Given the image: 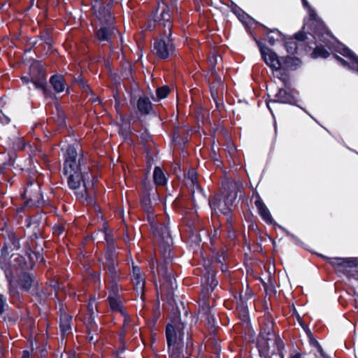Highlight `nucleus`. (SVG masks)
Returning <instances> with one entry per match:
<instances>
[{"instance_id": "5fc2aeb1", "label": "nucleus", "mask_w": 358, "mask_h": 358, "mask_svg": "<svg viewBox=\"0 0 358 358\" xmlns=\"http://www.w3.org/2000/svg\"><path fill=\"white\" fill-rule=\"evenodd\" d=\"M76 82L83 85V79L80 76L76 79Z\"/></svg>"}, {"instance_id": "69168bd1", "label": "nucleus", "mask_w": 358, "mask_h": 358, "mask_svg": "<svg viewBox=\"0 0 358 358\" xmlns=\"http://www.w3.org/2000/svg\"><path fill=\"white\" fill-rule=\"evenodd\" d=\"M177 0H174V1H176Z\"/></svg>"}, {"instance_id": "6e6d98bb", "label": "nucleus", "mask_w": 358, "mask_h": 358, "mask_svg": "<svg viewBox=\"0 0 358 358\" xmlns=\"http://www.w3.org/2000/svg\"><path fill=\"white\" fill-rule=\"evenodd\" d=\"M278 227H279V229H280L281 230L285 231V233H286L288 236H289V235H290V234H289L288 231H287L286 230H285V229H284L281 226L278 225Z\"/></svg>"}, {"instance_id": "7c9ffc66", "label": "nucleus", "mask_w": 358, "mask_h": 358, "mask_svg": "<svg viewBox=\"0 0 358 358\" xmlns=\"http://www.w3.org/2000/svg\"><path fill=\"white\" fill-rule=\"evenodd\" d=\"M285 48L288 53L293 55L296 52V42L294 41H287L285 43Z\"/></svg>"}, {"instance_id": "9d476101", "label": "nucleus", "mask_w": 358, "mask_h": 358, "mask_svg": "<svg viewBox=\"0 0 358 358\" xmlns=\"http://www.w3.org/2000/svg\"><path fill=\"white\" fill-rule=\"evenodd\" d=\"M96 17L101 24L96 34L97 39L101 42H110L112 35L116 31L110 11L104 10L103 13H98Z\"/></svg>"}, {"instance_id": "bf43d9fd", "label": "nucleus", "mask_w": 358, "mask_h": 358, "mask_svg": "<svg viewBox=\"0 0 358 358\" xmlns=\"http://www.w3.org/2000/svg\"><path fill=\"white\" fill-rule=\"evenodd\" d=\"M217 83H218L219 85H222L221 78L220 77H217Z\"/></svg>"}, {"instance_id": "58836bf2", "label": "nucleus", "mask_w": 358, "mask_h": 358, "mask_svg": "<svg viewBox=\"0 0 358 358\" xmlns=\"http://www.w3.org/2000/svg\"><path fill=\"white\" fill-rule=\"evenodd\" d=\"M265 29L266 30H268V34L274 33V34H275L279 37H280L281 35H282L281 32L278 29H268L267 27H265Z\"/></svg>"}, {"instance_id": "0e129e2a", "label": "nucleus", "mask_w": 358, "mask_h": 358, "mask_svg": "<svg viewBox=\"0 0 358 358\" xmlns=\"http://www.w3.org/2000/svg\"><path fill=\"white\" fill-rule=\"evenodd\" d=\"M249 296L251 297L252 296V294H250V292L249 293Z\"/></svg>"}, {"instance_id": "f8f14e48", "label": "nucleus", "mask_w": 358, "mask_h": 358, "mask_svg": "<svg viewBox=\"0 0 358 358\" xmlns=\"http://www.w3.org/2000/svg\"><path fill=\"white\" fill-rule=\"evenodd\" d=\"M101 233L103 236L104 239L107 243V250L105 255L106 262L103 266V270L106 273H108V264L112 263L115 270L121 271L118 268V254L114 248L113 238L107 232L106 229L102 230Z\"/></svg>"}, {"instance_id": "e433bc0d", "label": "nucleus", "mask_w": 358, "mask_h": 358, "mask_svg": "<svg viewBox=\"0 0 358 358\" xmlns=\"http://www.w3.org/2000/svg\"><path fill=\"white\" fill-rule=\"evenodd\" d=\"M295 39L299 41H303L306 39V36L303 32H298L294 35Z\"/></svg>"}, {"instance_id": "39448f33", "label": "nucleus", "mask_w": 358, "mask_h": 358, "mask_svg": "<svg viewBox=\"0 0 358 358\" xmlns=\"http://www.w3.org/2000/svg\"><path fill=\"white\" fill-rule=\"evenodd\" d=\"M236 184L232 182L223 183L224 192L221 194L214 197L209 201V205L212 211L223 214L227 217V222L231 218V206L236 199L237 194L234 189Z\"/></svg>"}, {"instance_id": "de8ad7c7", "label": "nucleus", "mask_w": 358, "mask_h": 358, "mask_svg": "<svg viewBox=\"0 0 358 358\" xmlns=\"http://www.w3.org/2000/svg\"><path fill=\"white\" fill-rule=\"evenodd\" d=\"M302 3L303 7L306 9H308V7H310L307 0H302Z\"/></svg>"}, {"instance_id": "4468645a", "label": "nucleus", "mask_w": 358, "mask_h": 358, "mask_svg": "<svg viewBox=\"0 0 358 358\" xmlns=\"http://www.w3.org/2000/svg\"><path fill=\"white\" fill-rule=\"evenodd\" d=\"M327 262L334 267L337 273L347 276L349 275V269L355 268L358 265V260L355 257H328Z\"/></svg>"}, {"instance_id": "a19ab883", "label": "nucleus", "mask_w": 358, "mask_h": 358, "mask_svg": "<svg viewBox=\"0 0 358 358\" xmlns=\"http://www.w3.org/2000/svg\"><path fill=\"white\" fill-rule=\"evenodd\" d=\"M210 92H211V96H212L213 100L217 103V100H216L215 96H216L217 92L215 90H214V87H210Z\"/></svg>"}, {"instance_id": "dca6fc26", "label": "nucleus", "mask_w": 358, "mask_h": 358, "mask_svg": "<svg viewBox=\"0 0 358 358\" xmlns=\"http://www.w3.org/2000/svg\"><path fill=\"white\" fill-rule=\"evenodd\" d=\"M288 103L291 105L296 104V99L294 92L289 88L287 89H279L278 92L275 95V99L270 100L266 102V106L271 114L273 111L271 108L270 103Z\"/></svg>"}, {"instance_id": "b1692460", "label": "nucleus", "mask_w": 358, "mask_h": 358, "mask_svg": "<svg viewBox=\"0 0 358 358\" xmlns=\"http://www.w3.org/2000/svg\"><path fill=\"white\" fill-rule=\"evenodd\" d=\"M50 83L54 90L57 93L62 92L65 89L64 79L62 76H52L50 79Z\"/></svg>"}, {"instance_id": "8fccbe9b", "label": "nucleus", "mask_w": 358, "mask_h": 358, "mask_svg": "<svg viewBox=\"0 0 358 358\" xmlns=\"http://www.w3.org/2000/svg\"><path fill=\"white\" fill-rule=\"evenodd\" d=\"M22 80L24 84H27L29 83V78L27 76L22 77Z\"/></svg>"}, {"instance_id": "7ed1b4c3", "label": "nucleus", "mask_w": 358, "mask_h": 358, "mask_svg": "<svg viewBox=\"0 0 358 358\" xmlns=\"http://www.w3.org/2000/svg\"><path fill=\"white\" fill-rule=\"evenodd\" d=\"M153 234L157 239L160 252L164 259V263L161 264L158 272L162 275L164 279L163 287H166L170 289L176 287V279L173 274L172 269L167 267L166 264L172 259V245L173 239L171 236L168 224H161L158 227L155 222V220L150 222Z\"/></svg>"}, {"instance_id": "c85d7f7f", "label": "nucleus", "mask_w": 358, "mask_h": 358, "mask_svg": "<svg viewBox=\"0 0 358 358\" xmlns=\"http://www.w3.org/2000/svg\"><path fill=\"white\" fill-rule=\"evenodd\" d=\"M31 83L36 89H40L43 90L44 94H47V82L46 78L43 76H40L36 80L31 78Z\"/></svg>"}, {"instance_id": "473e14b6", "label": "nucleus", "mask_w": 358, "mask_h": 358, "mask_svg": "<svg viewBox=\"0 0 358 358\" xmlns=\"http://www.w3.org/2000/svg\"><path fill=\"white\" fill-rule=\"evenodd\" d=\"M6 298L0 294V315H2L8 308Z\"/></svg>"}, {"instance_id": "6e6552de", "label": "nucleus", "mask_w": 358, "mask_h": 358, "mask_svg": "<svg viewBox=\"0 0 358 358\" xmlns=\"http://www.w3.org/2000/svg\"><path fill=\"white\" fill-rule=\"evenodd\" d=\"M183 324H177L174 327L168 324L166 328V337L169 348V355L180 357L183 348Z\"/></svg>"}, {"instance_id": "9b49d317", "label": "nucleus", "mask_w": 358, "mask_h": 358, "mask_svg": "<svg viewBox=\"0 0 358 358\" xmlns=\"http://www.w3.org/2000/svg\"><path fill=\"white\" fill-rule=\"evenodd\" d=\"M22 196L27 206H38L43 203L40 184L34 180H30L27 183Z\"/></svg>"}, {"instance_id": "423d86ee", "label": "nucleus", "mask_w": 358, "mask_h": 358, "mask_svg": "<svg viewBox=\"0 0 358 358\" xmlns=\"http://www.w3.org/2000/svg\"><path fill=\"white\" fill-rule=\"evenodd\" d=\"M256 42L264 62L277 73L279 72L280 69L295 70L300 66L301 60L299 59L290 56L279 59L272 50L263 45L257 40H256Z\"/></svg>"}, {"instance_id": "4c0bfd02", "label": "nucleus", "mask_w": 358, "mask_h": 358, "mask_svg": "<svg viewBox=\"0 0 358 358\" xmlns=\"http://www.w3.org/2000/svg\"><path fill=\"white\" fill-rule=\"evenodd\" d=\"M307 10H308V13L311 20H315L316 16H317L315 11L311 7H308Z\"/></svg>"}, {"instance_id": "4d7b16f0", "label": "nucleus", "mask_w": 358, "mask_h": 358, "mask_svg": "<svg viewBox=\"0 0 358 358\" xmlns=\"http://www.w3.org/2000/svg\"><path fill=\"white\" fill-rule=\"evenodd\" d=\"M129 324V318L126 317L124 319V325H127Z\"/></svg>"}, {"instance_id": "49530a36", "label": "nucleus", "mask_w": 358, "mask_h": 358, "mask_svg": "<svg viewBox=\"0 0 358 358\" xmlns=\"http://www.w3.org/2000/svg\"><path fill=\"white\" fill-rule=\"evenodd\" d=\"M0 120L3 124H8L10 121L9 118L6 116L3 117V119L0 118Z\"/></svg>"}, {"instance_id": "20e7f679", "label": "nucleus", "mask_w": 358, "mask_h": 358, "mask_svg": "<svg viewBox=\"0 0 358 358\" xmlns=\"http://www.w3.org/2000/svg\"><path fill=\"white\" fill-rule=\"evenodd\" d=\"M108 278V301L111 311L120 313L122 316L125 315L123 301L120 294L123 289L120 282L122 280V271H116L112 263L108 265V273H106Z\"/></svg>"}, {"instance_id": "603ef678", "label": "nucleus", "mask_w": 358, "mask_h": 358, "mask_svg": "<svg viewBox=\"0 0 358 358\" xmlns=\"http://www.w3.org/2000/svg\"><path fill=\"white\" fill-rule=\"evenodd\" d=\"M5 168H6V164H0V172L1 173L3 172Z\"/></svg>"}, {"instance_id": "13d9d810", "label": "nucleus", "mask_w": 358, "mask_h": 358, "mask_svg": "<svg viewBox=\"0 0 358 358\" xmlns=\"http://www.w3.org/2000/svg\"><path fill=\"white\" fill-rule=\"evenodd\" d=\"M52 286L54 287L55 289H57L59 288V285L56 282L54 285H52Z\"/></svg>"}, {"instance_id": "2f4dec72", "label": "nucleus", "mask_w": 358, "mask_h": 358, "mask_svg": "<svg viewBox=\"0 0 358 358\" xmlns=\"http://www.w3.org/2000/svg\"><path fill=\"white\" fill-rule=\"evenodd\" d=\"M169 94V88L167 86H162L157 90V95L159 99L166 98Z\"/></svg>"}, {"instance_id": "2eb2a0df", "label": "nucleus", "mask_w": 358, "mask_h": 358, "mask_svg": "<svg viewBox=\"0 0 358 358\" xmlns=\"http://www.w3.org/2000/svg\"><path fill=\"white\" fill-rule=\"evenodd\" d=\"M163 34V37L154 43L153 51L159 58L166 59L173 54L175 48L171 36Z\"/></svg>"}, {"instance_id": "c03bdc74", "label": "nucleus", "mask_w": 358, "mask_h": 358, "mask_svg": "<svg viewBox=\"0 0 358 358\" xmlns=\"http://www.w3.org/2000/svg\"><path fill=\"white\" fill-rule=\"evenodd\" d=\"M268 41L271 45H273L275 43V39L274 38L273 36L268 35Z\"/></svg>"}, {"instance_id": "a18cd8bd", "label": "nucleus", "mask_w": 358, "mask_h": 358, "mask_svg": "<svg viewBox=\"0 0 358 358\" xmlns=\"http://www.w3.org/2000/svg\"><path fill=\"white\" fill-rule=\"evenodd\" d=\"M22 358H30V352L27 350L23 352Z\"/></svg>"}, {"instance_id": "c9c22d12", "label": "nucleus", "mask_w": 358, "mask_h": 358, "mask_svg": "<svg viewBox=\"0 0 358 358\" xmlns=\"http://www.w3.org/2000/svg\"><path fill=\"white\" fill-rule=\"evenodd\" d=\"M221 59L219 56L213 55L209 59L210 64L211 66L212 70L215 68L216 64H217L218 59Z\"/></svg>"}, {"instance_id": "0eeeda50", "label": "nucleus", "mask_w": 358, "mask_h": 358, "mask_svg": "<svg viewBox=\"0 0 358 358\" xmlns=\"http://www.w3.org/2000/svg\"><path fill=\"white\" fill-rule=\"evenodd\" d=\"M257 345L261 357H268L271 352V348L273 347L276 349L279 357L285 358L283 353V350L285 349L284 343L273 332L271 327H268L261 332Z\"/></svg>"}, {"instance_id": "ddd939ff", "label": "nucleus", "mask_w": 358, "mask_h": 358, "mask_svg": "<svg viewBox=\"0 0 358 358\" xmlns=\"http://www.w3.org/2000/svg\"><path fill=\"white\" fill-rule=\"evenodd\" d=\"M171 19V15L169 6L164 2L159 4L158 8L155 13L154 20L159 25L164 26V34L165 35L168 33L169 36H171L172 22Z\"/></svg>"}, {"instance_id": "f3484780", "label": "nucleus", "mask_w": 358, "mask_h": 358, "mask_svg": "<svg viewBox=\"0 0 358 358\" xmlns=\"http://www.w3.org/2000/svg\"><path fill=\"white\" fill-rule=\"evenodd\" d=\"M131 277L134 289L136 292L137 295H140L141 299L143 300L145 277L142 274L141 269L138 266L133 264Z\"/></svg>"}, {"instance_id": "6ab92c4d", "label": "nucleus", "mask_w": 358, "mask_h": 358, "mask_svg": "<svg viewBox=\"0 0 358 358\" xmlns=\"http://www.w3.org/2000/svg\"><path fill=\"white\" fill-rule=\"evenodd\" d=\"M5 260V257H0V268L4 271L6 278L8 282L9 294L13 297H17L18 296V292L13 284L14 273L13 270L10 268V265L8 264L6 262H4Z\"/></svg>"}, {"instance_id": "f704fd0d", "label": "nucleus", "mask_w": 358, "mask_h": 358, "mask_svg": "<svg viewBox=\"0 0 358 358\" xmlns=\"http://www.w3.org/2000/svg\"><path fill=\"white\" fill-rule=\"evenodd\" d=\"M52 231L54 234L60 236L64 231V227L61 224H57L53 227Z\"/></svg>"}, {"instance_id": "72a5a7b5", "label": "nucleus", "mask_w": 358, "mask_h": 358, "mask_svg": "<svg viewBox=\"0 0 358 358\" xmlns=\"http://www.w3.org/2000/svg\"><path fill=\"white\" fill-rule=\"evenodd\" d=\"M238 307L241 310L243 317L244 318H246L248 316L247 308H246L247 307H246L245 301H243L242 296H241V299H240V302L238 303Z\"/></svg>"}, {"instance_id": "f257e3e1", "label": "nucleus", "mask_w": 358, "mask_h": 358, "mask_svg": "<svg viewBox=\"0 0 358 358\" xmlns=\"http://www.w3.org/2000/svg\"><path fill=\"white\" fill-rule=\"evenodd\" d=\"M63 173L69 187L74 191L78 200L92 203V192L96 179L90 169L83 165L81 158L73 145H69L64 155Z\"/></svg>"}, {"instance_id": "3c124183", "label": "nucleus", "mask_w": 358, "mask_h": 358, "mask_svg": "<svg viewBox=\"0 0 358 358\" xmlns=\"http://www.w3.org/2000/svg\"><path fill=\"white\" fill-rule=\"evenodd\" d=\"M220 268H221V270H222V272H224V273L227 272V266H225L224 264H222L220 266Z\"/></svg>"}, {"instance_id": "79ce46f5", "label": "nucleus", "mask_w": 358, "mask_h": 358, "mask_svg": "<svg viewBox=\"0 0 358 358\" xmlns=\"http://www.w3.org/2000/svg\"><path fill=\"white\" fill-rule=\"evenodd\" d=\"M225 259V256L224 254L220 255L217 258L215 259V262L218 264H220V266L223 264L222 261Z\"/></svg>"}, {"instance_id": "bb28decb", "label": "nucleus", "mask_w": 358, "mask_h": 358, "mask_svg": "<svg viewBox=\"0 0 358 358\" xmlns=\"http://www.w3.org/2000/svg\"><path fill=\"white\" fill-rule=\"evenodd\" d=\"M32 282L31 277L27 273H23L19 278V285L24 290H29L31 288Z\"/></svg>"}, {"instance_id": "1a4fd4ad", "label": "nucleus", "mask_w": 358, "mask_h": 358, "mask_svg": "<svg viewBox=\"0 0 358 358\" xmlns=\"http://www.w3.org/2000/svg\"><path fill=\"white\" fill-rule=\"evenodd\" d=\"M87 313L84 317V323L85 324L88 336L87 339L90 342L95 343L99 340V333L100 329L95 322V316L97 313V306L95 296L90 298L87 305Z\"/></svg>"}, {"instance_id": "338daca9", "label": "nucleus", "mask_w": 358, "mask_h": 358, "mask_svg": "<svg viewBox=\"0 0 358 358\" xmlns=\"http://www.w3.org/2000/svg\"><path fill=\"white\" fill-rule=\"evenodd\" d=\"M67 358H69V357H67Z\"/></svg>"}, {"instance_id": "393cba45", "label": "nucleus", "mask_w": 358, "mask_h": 358, "mask_svg": "<svg viewBox=\"0 0 358 358\" xmlns=\"http://www.w3.org/2000/svg\"><path fill=\"white\" fill-rule=\"evenodd\" d=\"M141 205L144 210L148 214V220L150 222L155 220L154 214L152 210L151 201L149 195H145L141 199Z\"/></svg>"}, {"instance_id": "5701e85b", "label": "nucleus", "mask_w": 358, "mask_h": 358, "mask_svg": "<svg viewBox=\"0 0 358 358\" xmlns=\"http://www.w3.org/2000/svg\"><path fill=\"white\" fill-rule=\"evenodd\" d=\"M137 108L142 115H149L152 111V104L149 98L141 96L137 101Z\"/></svg>"}, {"instance_id": "680f3d73", "label": "nucleus", "mask_w": 358, "mask_h": 358, "mask_svg": "<svg viewBox=\"0 0 358 358\" xmlns=\"http://www.w3.org/2000/svg\"><path fill=\"white\" fill-rule=\"evenodd\" d=\"M212 322L214 323L215 322V318L214 317H212Z\"/></svg>"}, {"instance_id": "4be33fe9", "label": "nucleus", "mask_w": 358, "mask_h": 358, "mask_svg": "<svg viewBox=\"0 0 358 358\" xmlns=\"http://www.w3.org/2000/svg\"><path fill=\"white\" fill-rule=\"evenodd\" d=\"M72 316L62 313L60 315L59 328L63 336L71 334Z\"/></svg>"}, {"instance_id": "a211bd4d", "label": "nucleus", "mask_w": 358, "mask_h": 358, "mask_svg": "<svg viewBox=\"0 0 358 358\" xmlns=\"http://www.w3.org/2000/svg\"><path fill=\"white\" fill-rule=\"evenodd\" d=\"M206 273L202 278V285L207 292H213L218 285V281L215 278L214 269L210 264L205 265Z\"/></svg>"}, {"instance_id": "ea45409f", "label": "nucleus", "mask_w": 358, "mask_h": 358, "mask_svg": "<svg viewBox=\"0 0 358 358\" xmlns=\"http://www.w3.org/2000/svg\"><path fill=\"white\" fill-rule=\"evenodd\" d=\"M25 145L21 139H18V143L15 145V148L19 150H22L24 148Z\"/></svg>"}, {"instance_id": "37998d69", "label": "nucleus", "mask_w": 358, "mask_h": 358, "mask_svg": "<svg viewBox=\"0 0 358 358\" xmlns=\"http://www.w3.org/2000/svg\"><path fill=\"white\" fill-rule=\"evenodd\" d=\"M34 255L37 262H41L43 261V257L39 252L34 253Z\"/></svg>"}, {"instance_id": "052dcab7", "label": "nucleus", "mask_w": 358, "mask_h": 358, "mask_svg": "<svg viewBox=\"0 0 358 358\" xmlns=\"http://www.w3.org/2000/svg\"><path fill=\"white\" fill-rule=\"evenodd\" d=\"M170 358H177L176 356H171V355H169ZM179 358V357H178Z\"/></svg>"}, {"instance_id": "e2e57ef3", "label": "nucleus", "mask_w": 358, "mask_h": 358, "mask_svg": "<svg viewBox=\"0 0 358 358\" xmlns=\"http://www.w3.org/2000/svg\"><path fill=\"white\" fill-rule=\"evenodd\" d=\"M171 6H176L175 3H171Z\"/></svg>"}, {"instance_id": "f03ea898", "label": "nucleus", "mask_w": 358, "mask_h": 358, "mask_svg": "<svg viewBox=\"0 0 358 358\" xmlns=\"http://www.w3.org/2000/svg\"><path fill=\"white\" fill-rule=\"evenodd\" d=\"M316 48L312 53L313 58H327L329 56V52L324 46L328 48L329 50H335L343 56L350 59V63L340 57L336 56L337 60L345 67L356 71L358 73V57H357L343 43L336 42L335 44L330 41L331 35L327 31L321 29L314 32L313 36Z\"/></svg>"}, {"instance_id": "c756f323", "label": "nucleus", "mask_w": 358, "mask_h": 358, "mask_svg": "<svg viewBox=\"0 0 358 358\" xmlns=\"http://www.w3.org/2000/svg\"><path fill=\"white\" fill-rule=\"evenodd\" d=\"M273 70V76L277 77L279 80H280L285 85H286L287 81H288V76L287 74L282 71L281 69H279V72L277 73L275 70Z\"/></svg>"}, {"instance_id": "a878e982", "label": "nucleus", "mask_w": 358, "mask_h": 358, "mask_svg": "<svg viewBox=\"0 0 358 358\" xmlns=\"http://www.w3.org/2000/svg\"><path fill=\"white\" fill-rule=\"evenodd\" d=\"M153 179L156 185H164L166 184L165 175L159 166H156L154 169Z\"/></svg>"}, {"instance_id": "412c9836", "label": "nucleus", "mask_w": 358, "mask_h": 358, "mask_svg": "<svg viewBox=\"0 0 358 358\" xmlns=\"http://www.w3.org/2000/svg\"><path fill=\"white\" fill-rule=\"evenodd\" d=\"M255 203L262 219L268 224H273V220L272 218V216L270 213L269 210L264 203L263 201L259 197H258L256 199Z\"/></svg>"}, {"instance_id": "cd10ccee", "label": "nucleus", "mask_w": 358, "mask_h": 358, "mask_svg": "<svg viewBox=\"0 0 358 358\" xmlns=\"http://www.w3.org/2000/svg\"><path fill=\"white\" fill-rule=\"evenodd\" d=\"M92 8L94 10V13L96 17H98V13H103L104 10H110L109 5L104 6L101 1V0H92Z\"/></svg>"}, {"instance_id": "09e8293b", "label": "nucleus", "mask_w": 358, "mask_h": 358, "mask_svg": "<svg viewBox=\"0 0 358 358\" xmlns=\"http://www.w3.org/2000/svg\"><path fill=\"white\" fill-rule=\"evenodd\" d=\"M290 358H302L301 353L296 352L294 355H292Z\"/></svg>"}, {"instance_id": "864d4df0", "label": "nucleus", "mask_w": 358, "mask_h": 358, "mask_svg": "<svg viewBox=\"0 0 358 358\" xmlns=\"http://www.w3.org/2000/svg\"><path fill=\"white\" fill-rule=\"evenodd\" d=\"M192 341L191 339H187V348H189V346H192Z\"/></svg>"}, {"instance_id": "aec40b11", "label": "nucleus", "mask_w": 358, "mask_h": 358, "mask_svg": "<svg viewBox=\"0 0 358 358\" xmlns=\"http://www.w3.org/2000/svg\"><path fill=\"white\" fill-rule=\"evenodd\" d=\"M187 185L189 186L192 192L193 198H194V194L196 192H197V193L200 194L201 197L204 196L203 189L200 187V186L198 184L197 173L194 169H190L188 171L187 176Z\"/></svg>"}]
</instances>
